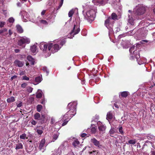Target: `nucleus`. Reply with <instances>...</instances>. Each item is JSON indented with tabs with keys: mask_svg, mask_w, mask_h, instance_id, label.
I'll return each mask as SVG.
<instances>
[{
	"mask_svg": "<svg viewBox=\"0 0 155 155\" xmlns=\"http://www.w3.org/2000/svg\"><path fill=\"white\" fill-rule=\"evenodd\" d=\"M65 43V41L62 40L60 42L61 46H60L57 44L41 42L40 44V48L44 55L47 57L50 56L51 53L53 54L57 52Z\"/></svg>",
	"mask_w": 155,
	"mask_h": 155,
	"instance_id": "obj_1",
	"label": "nucleus"
},
{
	"mask_svg": "<svg viewBox=\"0 0 155 155\" xmlns=\"http://www.w3.org/2000/svg\"><path fill=\"white\" fill-rule=\"evenodd\" d=\"M97 8L95 7H93L92 8L86 12L85 11H83V13L85 19L89 22L91 23L94 21L96 13L97 12Z\"/></svg>",
	"mask_w": 155,
	"mask_h": 155,
	"instance_id": "obj_2",
	"label": "nucleus"
},
{
	"mask_svg": "<svg viewBox=\"0 0 155 155\" xmlns=\"http://www.w3.org/2000/svg\"><path fill=\"white\" fill-rule=\"evenodd\" d=\"M111 18L109 17L105 21V25L109 30V34L112 33L113 32L112 29L113 24L114 22V20L117 19V15L114 13H113L111 15Z\"/></svg>",
	"mask_w": 155,
	"mask_h": 155,
	"instance_id": "obj_3",
	"label": "nucleus"
},
{
	"mask_svg": "<svg viewBox=\"0 0 155 155\" xmlns=\"http://www.w3.org/2000/svg\"><path fill=\"white\" fill-rule=\"evenodd\" d=\"M140 45H137L136 46L134 45L131 47L129 49V51L130 53V59L131 60H135L138 61L140 56L139 54V50L137 49V48Z\"/></svg>",
	"mask_w": 155,
	"mask_h": 155,
	"instance_id": "obj_4",
	"label": "nucleus"
},
{
	"mask_svg": "<svg viewBox=\"0 0 155 155\" xmlns=\"http://www.w3.org/2000/svg\"><path fill=\"white\" fill-rule=\"evenodd\" d=\"M76 102H73L69 103L67 107V108L68 111L63 116V117H66V115H70V116H74L76 114V106L77 105Z\"/></svg>",
	"mask_w": 155,
	"mask_h": 155,
	"instance_id": "obj_5",
	"label": "nucleus"
},
{
	"mask_svg": "<svg viewBox=\"0 0 155 155\" xmlns=\"http://www.w3.org/2000/svg\"><path fill=\"white\" fill-rule=\"evenodd\" d=\"M80 19L78 18L75 19V21L73 22L74 26L73 29L72 30L71 34L74 35L78 34L80 31Z\"/></svg>",
	"mask_w": 155,
	"mask_h": 155,
	"instance_id": "obj_6",
	"label": "nucleus"
},
{
	"mask_svg": "<svg viewBox=\"0 0 155 155\" xmlns=\"http://www.w3.org/2000/svg\"><path fill=\"white\" fill-rule=\"evenodd\" d=\"M146 11L145 7L142 5H138L134 9L133 13L135 15H143Z\"/></svg>",
	"mask_w": 155,
	"mask_h": 155,
	"instance_id": "obj_7",
	"label": "nucleus"
},
{
	"mask_svg": "<svg viewBox=\"0 0 155 155\" xmlns=\"http://www.w3.org/2000/svg\"><path fill=\"white\" fill-rule=\"evenodd\" d=\"M30 42V39L26 37H23L20 38L18 42V44L20 46H22V47H25L24 44L25 43L28 44Z\"/></svg>",
	"mask_w": 155,
	"mask_h": 155,
	"instance_id": "obj_8",
	"label": "nucleus"
},
{
	"mask_svg": "<svg viewBox=\"0 0 155 155\" xmlns=\"http://www.w3.org/2000/svg\"><path fill=\"white\" fill-rule=\"evenodd\" d=\"M97 124L99 130V134L100 135H101L105 133L106 127L100 121L98 122Z\"/></svg>",
	"mask_w": 155,
	"mask_h": 155,
	"instance_id": "obj_9",
	"label": "nucleus"
},
{
	"mask_svg": "<svg viewBox=\"0 0 155 155\" xmlns=\"http://www.w3.org/2000/svg\"><path fill=\"white\" fill-rule=\"evenodd\" d=\"M47 145L45 143V139H42L39 143V148L40 150L43 152L46 149Z\"/></svg>",
	"mask_w": 155,
	"mask_h": 155,
	"instance_id": "obj_10",
	"label": "nucleus"
},
{
	"mask_svg": "<svg viewBox=\"0 0 155 155\" xmlns=\"http://www.w3.org/2000/svg\"><path fill=\"white\" fill-rule=\"evenodd\" d=\"M68 144L67 142H63L58 147V149L61 153L68 149Z\"/></svg>",
	"mask_w": 155,
	"mask_h": 155,
	"instance_id": "obj_11",
	"label": "nucleus"
},
{
	"mask_svg": "<svg viewBox=\"0 0 155 155\" xmlns=\"http://www.w3.org/2000/svg\"><path fill=\"white\" fill-rule=\"evenodd\" d=\"M108 0H93L92 2L95 5H104L107 3Z\"/></svg>",
	"mask_w": 155,
	"mask_h": 155,
	"instance_id": "obj_12",
	"label": "nucleus"
},
{
	"mask_svg": "<svg viewBox=\"0 0 155 155\" xmlns=\"http://www.w3.org/2000/svg\"><path fill=\"white\" fill-rule=\"evenodd\" d=\"M91 141L92 143L94 145L97 147L98 148H101L102 146L99 141L97 140L94 138H93L91 139Z\"/></svg>",
	"mask_w": 155,
	"mask_h": 155,
	"instance_id": "obj_13",
	"label": "nucleus"
},
{
	"mask_svg": "<svg viewBox=\"0 0 155 155\" xmlns=\"http://www.w3.org/2000/svg\"><path fill=\"white\" fill-rule=\"evenodd\" d=\"M27 60L29 61L30 62V64H29V63L27 62L26 64V66L27 67H31L32 66H31V65H33L35 64V60L34 58H33L30 55H28L27 57Z\"/></svg>",
	"mask_w": 155,
	"mask_h": 155,
	"instance_id": "obj_14",
	"label": "nucleus"
},
{
	"mask_svg": "<svg viewBox=\"0 0 155 155\" xmlns=\"http://www.w3.org/2000/svg\"><path fill=\"white\" fill-rule=\"evenodd\" d=\"M72 117V116H69L68 115H66V117H63V116L61 117V120L64 122L61 125L62 126H64L66 125L69 120Z\"/></svg>",
	"mask_w": 155,
	"mask_h": 155,
	"instance_id": "obj_15",
	"label": "nucleus"
},
{
	"mask_svg": "<svg viewBox=\"0 0 155 155\" xmlns=\"http://www.w3.org/2000/svg\"><path fill=\"white\" fill-rule=\"evenodd\" d=\"M32 22L33 23L37 24H38V23H40L41 24L45 25H47L48 24L47 21L46 20L41 19V18L39 17H38L37 18V20L32 21Z\"/></svg>",
	"mask_w": 155,
	"mask_h": 155,
	"instance_id": "obj_16",
	"label": "nucleus"
},
{
	"mask_svg": "<svg viewBox=\"0 0 155 155\" xmlns=\"http://www.w3.org/2000/svg\"><path fill=\"white\" fill-rule=\"evenodd\" d=\"M35 119L39 120H42L44 121L46 117L45 115H44L42 114H41V117L40 114L38 113H36L34 115Z\"/></svg>",
	"mask_w": 155,
	"mask_h": 155,
	"instance_id": "obj_17",
	"label": "nucleus"
},
{
	"mask_svg": "<svg viewBox=\"0 0 155 155\" xmlns=\"http://www.w3.org/2000/svg\"><path fill=\"white\" fill-rule=\"evenodd\" d=\"M14 64L16 67H21L24 64V62L20 61L18 60H16L14 61Z\"/></svg>",
	"mask_w": 155,
	"mask_h": 155,
	"instance_id": "obj_18",
	"label": "nucleus"
},
{
	"mask_svg": "<svg viewBox=\"0 0 155 155\" xmlns=\"http://www.w3.org/2000/svg\"><path fill=\"white\" fill-rule=\"evenodd\" d=\"M120 94L119 96H120L123 97H126L127 96L130 94L129 93L128 91H124L122 92H120Z\"/></svg>",
	"mask_w": 155,
	"mask_h": 155,
	"instance_id": "obj_19",
	"label": "nucleus"
},
{
	"mask_svg": "<svg viewBox=\"0 0 155 155\" xmlns=\"http://www.w3.org/2000/svg\"><path fill=\"white\" fill-rule=\"evenodd\" d=\"M42 79L41 76H39L36 77L35 78V85H37L40 83L42 80Z\"/></svg>",
	"mask_w": 155,
	"mask_h": 155,
	"instance_id": "obj_20",
	"label": "nucleus"
},
{
	"mask_svg": "<svg viewBox=\"0 0 155 155\" xmlns=\"http://www.w3.org/2000/svg\"><path fill=\"white\" fill-rule=\"evenodd\" d=\"M44 128L42 126H40L39 128L36 129V132L39 135H41L43 132Z\"/></svg>",
	"mask_w": 155,
	"mask_h": 155,
	"instance_id": "obj_21",
	"label": "nucleus"
},
{
	"mask_svg": "<svg viewBox=\"0 0 155 155\" xmlns=\"http://www.w3.org/2000/svg\"><path fill=\"white\" fill-rule=\"evenodd\" d=\"M37 50V46L35 44L32 45L31 48V52L33 53V55H35V52Z\"/></svg>",
	"mask_w": 155,
	"mask_h": 155,
	"instance_id": "obj_22",
	"label": "nucleus"
},
{
	"mask_svg": "<svg viewBox=\"0 0 155 155\" xmlns=\"http://www.w3.org/2000/svg\"><path fill=\"white\" fill-rule=\"evenodd\" d=\"M43 93L42 91L41 90L39 89L38 90L37 93H36V97L38 98H40L42 96Z\"/></svg>",
	"mask_w": 155,
	"mask_h": 155,
	"instance_id": "obj_23",
	"label": "nucleus"
},
{
	"mask_svg": "<svg viewBox=\"0 0 155 155\" xmlns=\"http://www.w3.org/2000/svg\"><path fill=\"white\" fill-rule=\"evenodd\" d=\"M61 126L62 125L59 122H57L55 124L54 127L55 129L58 130L61 127Z\"/></svg>",
	"mask_w": 155,
	"mask_h": 155,
	"instance_id": "obj_24",
	"label": "nucleus"
},
{
	"mask_svg": "<svg viewBox=\"0 0 155 155\" xmlns=\"http://www.w3.org/2000/svg\"><path fill=\"white\" fill-rule=\"evenodd\" d=\"M128 22L131 25H134V20L133 18L130 16L129 14L128 15Z\"/></svg>",
	"mask_w": 155,
	"mask_h": 155,
	"instance_id": "obj_25",
	"label": "nucleus"
},
{
	"mask_svg": "<svg viewBox=\"0 0 155 155\" xmlns=\"http://www.w3.org/2000/svg\"><path fill=\"white\" fill-rule=\"evenodd\" d=\"M61 153L58 148L55 149L51 155H60Z\"/></svg>",
	"mask_w": 155,
	"mask_h": 155,
	"instance_id": "obj_26",
	"label": "nucleus"
},
{
	"mask_svg": "<svg viewBox=\"0 0 155 155\" xmlns=\"http://www.w3.org/2000/svg\"><path fill=\"white\" fill-rule=\"evenodd\" d=\"M26 151L28 153L30 152L33 149V147L32 146L30 145L29 146H27L26 147Z\"/></svg>",
	"mask_w": 155,
	"mask_h": 155,
	"instance_id": "obj_27",
	"label": "nucleus"
},
{
	"mask_svg": "<svg viewBox=\"0 0 155 155\" xmlns=\"http://www.w3.org/2000/svg\"><path fill=\"white\" fill-rule=\"evenodd\" d=\"M59 133H57L56 134H54L52 136V139L51 141V142H54L57 139L59 135Z\"/></svg>",
	"mask_w": 155,
	"mask_h": 155,
	"instance_id": "obj_28",
	"label": "nucleus"
},
{
	"mask_svg": "<svg viewBox=\"0 0 155 155\" xmlns=\"http://www.w3.org/2000/svg\"><path fill=\"white\" fill-rule=\"evenodd\" d=\"M113 116L111 112H110L107 113V119L109 120L112 119L113 118Z\"/></svg>",
	"mask_w": 155,
	"mask_h": 155,
	"instance_id": "obj_29",
	"label": "nucleus"
},
{
	"mask_svg": "<svg viewBox=\"0 0 155 155\" xmlns=\"http://www.w3.org/2000/svg\"><path fill=\"white\" fill-rule=\"evenodd\" d=\"M16 28L18 32L21 33L23 32V30L20 25H17L16 26Z\"/></svg>",
	"mask_w": 155,
	"mask_h": 155,
	"instance_id": "obj_30",
	"label": "nucleus"
},
{
	"mask_svg": "<svg viewBox=\"0 0 155 155\" xmlns=\"http://www.w3.org/2000/svg\"><path fill=\"white\" fill-rule=\"evenodd\" d=\"M23 145L21 143H18L16 144L15 149L16 150L21 149L23 148Z\"/></svg>",
	"mask_w": 155,
	"mask_h": 155,
	"instance_id": "obj_31",
	"label": "nucleus"
},
{
	"mask_svg": "<svg viewBox=\"0 0 155 155\" xmlns=\"http://www.w3.org/2000/svg\"><path fill=\"white\" fill-rule=\"evenodd\" d=\"M15 101V98L13 97H11L8 98L7 100V101L8 103H11Z\"/></svg>",
	"mask_w": 155,
	"mask_h": 155,
	"instance_id": "obj_32",
	"label": "nucleus"
},
{
	"mask_svg": "<svg viewBox=\"0 0 155 155\" xmlns=\"http://www.w3.org/2000/svg\"><path fill=\"white\" fill-rule=\"evenodd\" d=\"M94 125H91V133L93 134L95 133L96 131V128L94 126Z\"/></svg>",
	"mask_w": 155,
	"mask_h": 155,
	"instance_id": "obj_33",
	"label": "nucleus"
},
{
	"mask_svg": "<svg viewBox=\"0 0 155 155\" xmlns=\"http://www.w3.org/2000/svg\"><path fill=\"white\" fill-rule=\"evenodd\" d=\"M118 130L119 131V133L121 134L122 135H124V132L123 131V127H120L118 128Z\"/></svg>",
	"mask_w": 155,
	"mask_h": 155,
	"instance_id": "obj_34",
	"label": "nucleus"
},
{
	"mask_svg": "<svg viewBox=\"0 0 155 155\" xmlns=\"http://www.w3.org/2000/svg\"><path fill=\"white\" fill-rule=\"evenodd\" d=\"M79 144V142L77 140H74V141L72 143L73 145L75 147H76Z\"/></svg>",
	"mask_w": 155,
	"mask_h": 155,
	"instance_id": "obj_35",
	"label": "nucleus"
},
{
	"mask_svg": "<svg viewBox=\"0 0 155 155\" xmlns=\"http://www.w3.org/2000/svg\"><path fill=\"white\" fill-rule=\"evenodd\" d=\"M42 108V106L41 105L39 104L37 106V110L38 112H40Z\"/></svg>",
	"mask_w": 155,
	"mask_h": 155,
	"instance_id": "obj_36",
	"label": "nucleus"
},
{
	"mask_svg": "<svg viewBox=\"0 0 155 155\" xmlns=\"http://www.w3.org/2000/svg\"><path fill=\"white\" fill-rule=\"evenodd\" d=\"M128 143L130 144H134L136 142V140L135 139H132L128 141Z\"/></svg>",
	"mask_w": 155,
	"mask_h": 155,
	"instance_id": "obj_37",
	"label": "nucleus"
},
{
	"mask_svg": "<svg viewBox=\"0 0 155 155\" xmlns=\"http://www.w3.org/2000/svg\"><path fill=\"white\" fill-rule=\"evenodd\" d=\"M74 13V10L73 9H72L70 10L68 14V16L69 17H71L73 15Z\"/></svg>",
	"mask_w": 155,
	"mask_h": 155,
	"instance_id": "obj_38",
	"label": "nucleus"
},
{
	"mask_svg": "<svg viewBox=\"0 0 155 155\" xmlns=\"http://www.w3.org/2000/svg\"><path fill=\"white\" fill-rule=\"evenodd\" d=\"M21 79L22 80L29 81V78L26 75H24L22 77Z\"/></svg>",
	"mask_w": 155,
	"mask_h": 155,
	"instance_id": "obj_39",
	"label": "nucleus"
},
{
	"mask_svg": "<svg viewBox=\"0 0 155 155\" xmlns=\"http://www.w3.org/2000/svg\"><path fill=\"white\" fill-rule=\"evenodd\" d=\"M26 137V135L25 134H23L20 136L19 137L21 139H25Z\"/></svg>",
	"mask_w": 155,
	"mask_h": 155,
	"instance_id": "obj_40",
	"label": "nucleus"
},
{
	"mask_svg": "<svg viewBox=\"0 0 155 155\" xmlns=\"http://www.w3.org/2000/svg\"><path fill=\"white\" fill-rule=\"evenodd\" d=\"M146 137L148 139H153V137H154L153 135H150V134H148L146 136Z\"/></svg>",
	"mask_w": 155,
	"mask_h": 155,
	"instance_id": "obj_41",
	"label": "nucleus"
},
{
	"mask_svg": "<svg viewBox=\"0 0 155 155\" xmlns=\"http://www.w3.org/2000/svg\"><path fill=\"white\" fill-rule=\"evenodd\" d=\"M29 81H30V83L33 84L35 85V78H29Z\"/></svg>",
	"mask_w": 155,
	"mask_h": 155,
	"instance_id": "obj_42",
	"label": "nucleus"
},
{
	"mask_svg": "<svg viewBox=\"0 0 155 155\" xmlns=\"http://www.w3.org/2000/svg\"><path fill=\"white\" fill-rule=\"evenodd\" d=\"M15 19L13 17H11L8 19V21L10 23H13Z\"/></svg>",
	"mask_w": 155,
	"mask_h": 155,
	"instance_id": "obj_43",
	"label": "nucleus"
},
{
	"mask_svg": "<svg viewBox=\"0 0 155 155\" xmlns=\"http://www.w3.org/2000/svg\"><path fill=\"white\" fill-rule=\"evenodd\" d=\"M33 88L30 87H28L27 88V91L31 93V92Z\"/></svg>",
	"mask_w": 155,
	"mask_h": 155,
	"instance_id": "obj_44",
	"label": "nucleus"
},
{
	"mask_svg": "<svg viewBox=\"0 0 155 155\" xmlns=\"http://www.w3.org/2000/svg\"><path fill=\"white\" fill-rule=\"evenodd\" d=\"M2 29L3 31V32L4 33V34L2 35H3L5 36L7 35L8 34V33L7 32V29L6 28H4Z\"/></svg>",
	"mask_w": 155,
	"mask_h": 155,
	"instance_id": "obj_45",
	"label": "nucleus"
},
{
	"mask_svg": "<svg viewBox=\"0 0 155 155\" xmlns=\"http://www.w3.org/2000/svg\"><path fill=\"white\" fill-rule=\"evenodd\" d=\"M44 72L46 73V75L48 76L49 73V71L48 68H43Z\"/></svg>",
	"mask_w": 155,
	"mask_h": 155,
	"instance_id": "obj_46",
	"label": "nucleus"
},
{
	"mask_svg": "<svg viewBox=\"0 0 155 155\" xmlns=\"http://www.w3.org/2000/svg\"><path fill=\"white\" fill-rule=\"evenodd\" d=\"M5 24V22L0 21V28H2L3 27Z\"/></svg>",
	"mask_w": 155,
	"mask_h": 155,
	"instance_id": "obj_47",
	"label": "nucleus"
},
{
	"mask_svg": "<svg viewBox=\"0 0 155 155\" xmlns=\"http://www.w3.org/2000/svg\"><path fill=\"white\" fill-rule=\"evenodd\" d=\"M115 132L114 130V128H111L110 130L109 133L110 134H112Z\"/></svg>",
	"mask_w": 155,
	"mask_h": 155,
	"instance_id": "obj_48",
	"label": "nucleus"
},
{
	"mask_svg": "<svg viewBox=\"0 0 155 155\" xmlns=\"http://www.w3.org/2000/svg\"><path fill=\"white\" fill-rule=\"evenodd\" d=\"M20 71L19 72V74L20 75H22L25 74V72L23 70H20Z\"/></svg>",
	"mask_w": 155,
	"mask_h": 155,
	"instance_id": "obj_49",
	"label": "nucleus"
},
{
	"mask_svg": "<svg viewBox=\"0 0 155 155\" xmlns=\"http://www.w3.org/2000/svg\"><path fill=\"white\" fill-rule=\"evenodd\" d=\"M27 84L26 83H23L21 84V87L22 88H25L27 86Z\"/></svg>",
	"mask_w": 155,
	"mask_h": 155,
	"instance_id": "obj_50",
	"label": "nucleus"
},
{
	"mask_svg": "<svg viewBox=\"0 0 155 155\" xmlns=\"http://www.w3.org/2000/svg\"><path fill=\"white\" fill-rule=\"evenodd\" d=\"M55 122V120L54 118L52 117L51 119V124H53Z\"/></svg>",
	"mask_w": 155,
	"mask_h": 155,
	"instance_id": "obj_51",
	"label": "nucleus"
},
{
	"mask_svg": "<svg viewBox=\"0 0 155 155\" xmlns=\"http://www.w3.org/2000/svg\"><path fill=\"white\" fill-rule=\"evenodd\" d=\"M46 102V101L45 100V99H42L41 103L42 104H45Z\"/></svg>",
	"mask_w": 155,
	"mask_h": 155,
	"instance_id": "obj_52",
	"label": "nucleus"
},
{
	"mask_svg": "<svg viewBox=\"0 0 155 155\" xmlns=\"http://www.w3.org/2000/svg\"><path fill=\"white\" fill-rule=\"evenodd\" d=\"M37 123V122L35 120H33L31 122V124L33 125H35Z\"/></svg>",
	"mask_w": 155,
	"mask_h": 155,
	"instance_id": "obj_53",
	"label": "nucleus"
},
{
	"mask_svg": "<svg viewBox=\"0 0 155 155\" xmlns=\"http://www.w3.org/2000/svg\"><path fill=\"white\" fill-rule=\"evenodd\" d=\"M149 143L151 144V142L147 141H146L145 142V143L144 144L143 146H147V143Z\"/></svg>",
	"mask_w": 155,
	"mask_h": 155,
	"instance_id": "obj_54",
	"label": "nucleus"
},
{
	"mask_svg": "<svg viewBox=\"0 0 155 155\" xmlns=\"http://www.w3.org/2000/svg\"><path fill=\"white\" fill-rule=\"evenodd\" d=\"M87 134L85 133H82L81 135V136L82 137H84L86 136H87Z\"/></svg>",
	"mask_w": 155,
	"mask_h": 155,
	"instance_id": "obj_55",
	"label": "nucleus"
},
{
	"mask_svg": "<svg viewBox=\"0 0 155 155\" xmlns=\"http://www.w3.org/2000/svg\"><path fill=\"white\" fill-rule=\"evenodd\" d=\"M17 76L15 75L13 76L12 77L11 79V80H12L16 78H17Z\"/></svg>",
	"mask_w": 155,
	"mask_h": 155,
	"instance_id": "obj_56",
	"label": "nucleus"
},
{
	"mask_svg": "<svg viewBox=\"0 0 155 155\" xmlns=\"http://www.w3.org/2000/svg\"><path fill=\"white\" fill-rule=\"evenodd\" d=\"M22 103L21 102L17 104V107H21L22 106Z\"/></svg>",
	"mask_w": 155,
	"mask_h": 155,
	"instance_id": "obj_57",
	"label": "nucleus"
},
{
	"mask_svg": "<svg viewBox=\"0 0 155 155\" xmlns=\"http://www.w3.org/2000/svg\"><path fill=\"white\" fill-rule=\"evenodd\" d=\"M46 10H43L42 12H41V14L42 15H44L45 13Z\"/></svg>",
	"mask_w": 155,
	"mask_h": 155,
	"instance_id": "obj_58",
	"label": "nucleus"
},
{
	"mask_svg": "<svg viewBox=\"0 0 155 155\" xmlns=\"http://www.w3.org/2000/svg\"><path fill=\"white\" fill-rule=\"evenodd\" d=\"M125 36V35H124V34H122V35H119L118 36V37L119 38H120L122 37H124Z\"/></svg>",
	"mask_w": 155,
	"mask_h": 155,
	"instance_id": "obj_59",
	"label": "nucleus"
},
{
	"mask_svg": "<svg viewBox=\"0 0 155 155\" xmlns=\"http://www.w3.org/2000/svg\"><path fill=\"white\" fill-rule=\"evenodd\" d=\"M21 57L20 58L21 60H22V59H24L25 58V55H21Z\"/></svg>",
	"mask_w": 155,
	"mask_h": 155,
	"instance_id": "obj_60",
	"label": "nucleus"
},
{
	"mask_svg": "<svg viewBox=\"0 0 155 155\" xmlns=\"http://www.w3.org/2000/svg\"><path fill=\"white\" fill-rule=\"evenodd\" d=\"M63 4V2H60V3L59 5V8H60L61 7V6H62Z\"/></svg>",
	"mask_w": 155,
	"mask_h": 155,
	"instance_id": "obj_61",
	"label": "nucleus"
},
{
	"mask_svg": "<svg viewBox=\"0 0 155 155\" xmlns=\"http://www.w3.org/2000/svg\"><path fill=\"white\" fill-rule=\"evenodd\" d=\"M15 53H18L20 51V50L18 49H16L15 50Z\"/></svg>",
	"mask_w": 155,
	"mask_h": 155,
	"instance_id": "obj_62",
	"label": "nucleus"
},
{
	"mask_svg": "<svg viewBox=\"0 0 155 155\" xmlns=\"http://www.w3.org/2000/svg\"><path fill=\"white\" fill-rule=\"evenodd\" d=\"M100 78H97L95 80V82H97L99 81H100Z\"/></svg>",
	"mask_w": 155,
	"mask_h": 155,
	"instance_id": "obj_63",
	"label": "nucleus"
},
{
	"mask_svg": "<svg viewBox=\"0 0 155 155\" xmlns=\"http://www.w3.org/2000/svg\"><path fill=\"white\" fill-rule=\"evenodd\" d=\"M151 154L152 155H155V151H152L151 152Z\"/></svg>",
	"mask_w": 155,
	"mask_h": 155,
	"instance_id": "obj_64",
	"label": "nucleus"
}]
</instances>
